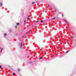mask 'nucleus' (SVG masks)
Instances as JSON below:
<instances>
[{"instance_id": "25", "label": "nucleus", "mask_w": 76, "mask_h": 76, "mask_svg": "<svg viewBox=\"0 0 76 76\" xmlns=\"http://www.w3.org/2000/svg\"><path fill=\"white\" fill-rule=\"evenodd\" d=\"M60 13H59V14H60Z\"/></svg>"}, {"instance_id": "17", "label": "nucleus", "mask_w": 76, "mask_h": 76, "mask_svg": "<svg viewBox=\"0 0 76 76\" xmlns=\"http://www.w3.org/2000/svg\"><path fill=\"white\" fill-rule=\"evenodd\" d=\"M29 31H28V32H27V34H28V33H29Z\"/></svg>"}, {"instance_id": "23", "label": "nucleus", "mask_w": 76, "mask_h": 76, "mask_svg": "<svg viewBox=\"0 0 76 76\" xmlns=\"http://www.w3.org/2000/svg\"><path fill=\"white\" fill-rule=\"evenodd\" d=\"M49 40H50V38L48 39Z\"/></svg>"}, {"instance_id": "5", "label": "nucleus", "mask_w": 76, "mask_h": 76, "mask_svg": "<svg viewBox=\"0 0 76 76\" xmlns=\"http://www.w3.org/2000/svg\"><path fill=\"white\" fill-rule=\"evenodd\" d=\"M1 50H4V49L3 48H1Z\"/></svg>"}, {"instance_id": "13", "label": "nucleus", "mask_w": 76, "mask_h": 76, "mask_svg": "<svg viewBox=\"0 0 76 76\" xmlns=\"http://www.w3.org/2000/svg\"><path fill=\"white\" fill-rule=\"evenodd\" d=\"M41 58H42V57H41L39 58V59H41Z\"/></svg>"}, {"instance_id": "10", "label": "nucleus", "mask_w": 76, "mask_h": 76, "mask_svg": "<svg viewBox=\"0 0 76 76\" xmlns=\"http://www.w3.org/2000/svg\"><path fill=\"white\" fill-rule=\"evenodd\" d=\"M57 42L59 44H60V41H58Z\"/></svg>"}, {"instance_id": "15", "label": "nucleus", "mask_w": 76, "mask_h": 76, "mask_svg": "<svg viewBox=\"0 0 76 76\" xmlns=\"http://www.w3.org/2000/svg\"><path fill=\"white\" fill-rule=\"evenodd\" d=\"M32 4H35V2H33L32 3Z\"/></svg>"}, {"instance_id": "20", "label": "nucleus", "mask_w": 76, "mask_h": 76, "mask_svg": "<svg viewBox=\"0 0 76 76\" xmlns=\"http://www.w3.org/2000/svg\"><path fill=\"white\" fill-rule=\"evenodd\" d=\"M26 22V20H24V23H25Z\"/></svg>"}, {"instance_id": "26", "label": "nucleus", "mask_w": 76, "mask_h": 76, "mask_svg": "<svg viewBox=\"0 0 76 76\" xmlns=\"http://www.w3.org/2000/svg\"><path fill=\"white\" fill-rule=\"evenodd\" d=\"M27 21H28V19H27Z\"/></svg>"}, {"instance_id": "7", "label": "nucleus", "mask_w": 76, "mask_h": 76, "mask_svg": "<svg viewBox=\"0 0 76 76\" xmlns=\"http://www.w3.org/2000/svg\"><path fill=\"white\" fill-rule=\"evenodd\" d=\"M40 21V20H38V21H36V22H39V21Z\"/></svg>"}, {"instance_id": "18", "label": "nucleus", "mask_w": 76, "mask_h": 76, "mask_svg": "<svg viewBox=\"0 0 76 76\" xmlns=\"http://www.w3.org/2000/svg\"><path fill=\"white\" fill-rule=\"evenodd\" d=\"M1 66H0V69H1Z\"/></svg>"}, {"instance_id": "19", "label": "nucleus", "mask_w": 76, "mask_h": 76, "mask_svg": "<svg viewBox=\"0 0 76 76\" xmlns=\"http://www.w3.org/2000/svg\"><path fill=\"white\" fill-rule=\"evenodd\" d=\"M69 51H68L67 52H66V53H67L68 52H69Z\"/></svg>"}, {"instance_id": "21", "label": "nucleus", "mask_w": 76, "mask_h": 76, "mask_svg": "<svg viewBox=\"0 0 76 76\" xmlns=\"http://www.w3.org/2000/svg\"><path fill=\"white\" fill-rule=\"evenodd\" d=\"M49 6H50L49 5H48V7Z\"/></svg>"}, {"instance_id": "2", "label": "nucleus", "mask_w": 76, "mask_h": 76, "mask_svg": "<svg viewBox=\"0 0 76 76\" xmlns=\"http://www.w3.org/2000/svg\"><path fill=\"white\" fill-rule=\"evenodd\" d=\"M3 5V4L2 3H0V7H1L2 6V5Z\"/></svg>"}, {"instance_id": "11", "label": "nucleus", "mask_w": 76, "mask_h": 76, "mask_svg": "<svg viewBox=\"0 0 76 76\" xmlns=\"http://www.w3.org/2000/svg\"><path fill=\"white\" fill-rule=\"evenodd\" d=\"M4 36H6V35H7V34H6V33L4 34Z\"/></svg>"}, {"instance_id": "29", "label": "nucleus", "mask_w": 76, "mask_h": 76, "mask_svg": "<svg viewBox=\"0 0 76 76\" xmlns=\"http://www.w3.org/2000/svg\"><path fill=\"white\" fill-rule=\"evenodd\" d=\"M20 45H19V46H20Z\"/></svg>"}, {"instance_id": "12", "label": "nucleus", "mask_w": 76, "mask_h": 76, "mask_svg": "<svg viewBox=\"0 0 76 76\" xmlns=\"http://www.w3.org/2000/svg\"><path fill=\"white\" fill-rule=\"evenodd\" d=\"M64 21H65V22H66L67 23H68V22H67V21L66 20H64Z\"/></svg>"}, {"instance_id": "9", "label": "nucleus", "mask_w": 76, "mask_h": 76, "mask_svg": "<svg viewBox=\"0 0 76 76\" xmlns=\"http://www.w3.org/2000/svg\"><path fill=\"white\" fill-rule=\"evenodd\" d=\"M22 43H20V48H21L22 47Z\"/></svg>"}, {"instance_id": "28", "label": "nucleus", "mask_w": 76, "mask_h": 76, "mask_svg": "<svg viewBox=\"0 0 76 76\" xmlns=\"http://www.w3.org/2000/svg\"><path fill=\"white\" fill-rule=\"evenodd\" d=\"M75 38H76V36H75Z\"/></svg>"}, {"instance_id": "3", "label": "nucleus", "mask_w": 76, "mask_h": 76, "mask_svg": "<svg viewBox=\"0 0 76 76\" xmlns=\"http://www.w3.org/2000/svg\"><path fill=\"white\" fill-rule=\"evenodd\" d=\"M43 21H44L42 20H40L39 23H41L42 22H43Z\"/></svg>"}, {"instance_id": "6", "label": "nucleus", "mask_w": 76, "mask_h": 76, "mask_svg": "<svg viewBox=\"0 0 76 76\" xmlns=\"http://www.w3.org/2000/svg\"><path fill=\"white\" fill-rule=\"evenodd\" d=\"M12 75L13 76H15V73H13Z\"/></svg>"}, {"instance_id": "16", "label": "nucleus", "mask_w": 76, "mask_h": 76, "mask_svg": "<svg viewBox=\"0 0 76 76\" xmlns=\"http://www.w3.org/2000/svg\"><path fill=\"white\" fill-rule=\"evenodd\" d=\"M62 17H63V16H64V15H63V14H62Z\"/></svg>"}, {"instance_id": "24", "label": "nucleus", "mask_w": 76, "mask_h": 76, "mask_svg": "<svg viewBox=\"0 0 76 76\" xmlns=\"http://www.w3.org/2000/svg\"><path fill=\"white\" fill-rule=\"evenodd\" d=\"M55 12H56V10H55Z\"/></svg>"}, {"instance_id": "27", "label": "nucleus", "mask_w": 76, "mask_h": 76, "mask_svg": "<svg viewBox=\"0 0 76 76\" xmlns=\"http://www.w3.org/2000/svg\"><path fill=\"white\" fill-rule=\"evenodd\" d=\"M57 19H58V18H57Z\"/></svg>"}, {"instance_id": "22", "label": "nucleus", "mask_w": 76, "mask_h": 76, "mask_svg": "<svg viewBox=\"0 0 76 76\" xmlns=\"http://www.w3.org/2000/svg\"><path fill=\"white\" fill-rule=\"evenodd\" d=\"M1 53H2V50H1Z\"/></svg>"}, {"instance_id": "14", "label": "nucleus", "mask_w": 76, "mask_h": 76, "mask_svg": "<svg viewBox=\"0 0 76 76\" xmlns=\"http://www.w3.org/2000/svg\"><path fill=\"white\" fill-rule=\"evenodd\" d=\"M56 18H53L52 19V20H54V19H56Z\"/></svg>"}, {"instance_id": "4", "label": "nucleus", "mask_w": 76, "mask_h": 76, "mask_svg": "<svg viewBox=\"0 0 76 76\" xmlns=\"http://www.w3.org/2000/svg\"><path fill=\"white\" fill-rule=\"evenodd\" d=\"M30 17H31V16H30V15H28L27 18V19H29V18H30Z\"/></svg>"}, {"instance_id": "8", "label": "nucleus", "mask_w": 76, "mask_h": 76, "mask_svg": "<svg viewBox=\"0 0 76 76\" xmlns=\"http://www.w3.org/2000/svg\"><path fill=\"white\" fill-rule=\"evenodd\" d=\"M17 25H20L19 23H17Z\"/></svg>"}, {"instance_id": "1", "label": "nucleus", "mask_w": 76, "mask_h": 76, "mask_svg": "<svg viewBox=\"0 0 76 76\" xmlns=\"http://www.w3.org/2000/svg\"><path fill=\"white\" fill-rule=\"evenodd\" d=\"M17 71H18V72H20V69H17Z\"/></svg>"}]
</instances>
